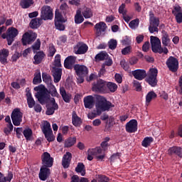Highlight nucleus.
Here are the masks:
<instances>
[{
  "instance_id": "obj_21",
  "label": "nucleus",
  "mask_w": 182,
  "mask_h": 182,
  "mask_svg": "<svg viewBox=\"0 0 182 182\" xmlns=\"http://www.w3.org/2000/svg\"><path fill=\"white\" fill-rule=\"evenodd\" d=\"M8 56H9V50L6 48L0 50V62L2 65L8 63Z\"/></svg>"
},
{
  "instance_id": "obj_47",
  "label": "nucleus",
  "mask_w": 182,
  "mask_h": 182,
  "mask_svg": "<svg viewBox=\"0 0 182 182\" xmlns=\"http://www.w3.org/2000/svg\"><path fill=\"white\" fill-rule=\"evenodd\" d=\"M153 141H154L153 137L146 136L142 141L141 145L143 146V147H149V146H150V144H151Z\"/></svg>"
},
{
  "instance_id": "obj_23",
  "label": "nucleus",
  "mask_w": 182,
  "mask_h": 182,
  "mask_svg": "<svg viewBox=\"0 0 182 182\" xmlns=\"http://www.w3.org/2000/svg\"><path fill=\"white\" fill-rule=\"evenodd\" d=\"M72 161V154L70 152H66L63 157L62 165L64 168H68Z\"/></svg>"
},
{
  "instance_id": "obj_25",
  "label": "nucleus",
  "mask_w": 182,
  "mask_h": 182,
  "mask_svg": "<svg viewBox=\"0 0 182 182\" xmlns=\"http://www.w3.org/2000/svg\"><path fill=\"white\" fill-rule=\"evenodd\" d=\"M72 122L73 126L75 127H80L82 125V119L77 116V114H76V112H73L72 114Z\"/></svg>"
},
{
  "instance_id": "obj_15",
  "label": "nucleus",
  "mask_w": 182,
  "mask_h": 182,
  "mask_svg": "<svg viewBox=\"0 0 182 182\" xmlns=\"http://www.w3.org/2000/svg\"><path fill=\"white\" fill-rule=\"evenodd\" d=\"M88 50L89 47L87 45L83 43H78L74 48L75 53H76V55H85Z\"/></svg>"
},
{
  "instance_id": "obj_13",
  "label": "nucleus",
  "mask_w": 182,
  "mask_h": 182,
  "mask_svg": "<svg viewBox=\"0 0 182 182\" xmlns=\"http://www.w3.org/2000/svg\"><path fill=\"white\" fill-rule=\"evenodd\" d=\"M41 161L43 166L46 167H52L53 166V159L50 156V154L44 152L41 156Z\"/></svg>"
},
{
  "instance_id": "obj_28",
  "label": "nucleus",
  "mask_w": 182,
  "mask_h": 182,
  "mask_svg": "<svg viewBox=\"0 0 182 182\" xmlns=\"http://www.w3.org/2000/svg\"><path fill=\"white\" fill-rule=\"evenodd\" d=\"M157 97V94L154 91H150L146 96V105L149 106L151 103V100H154Z\"/></svg>"
},
{
  "instance_id": "obj_45",
  "label": "nucleus",
  "mask_w": 182,
  "mask_h": 182,
  "mask_svg": "<svg viewBox=\"0 0 182 182\" xmlns=\"http://www.w3.org/2000/svg\"><path fill=\"white\" fill-rule=\"evenodd\" d=\"M42 77L45 83H46L47 85H49L50 86L52 85V77H50L49 74L46 73H43Z\"/></svg>"
},
{
  "instance_id": "obj_7",
  "label": "nucleus",
  "mask_w": 182,
  "mask_h": 182,
  "mask_svg": "<svg viewBox=\"0 0 182 182\" xmlns=\"http://www.w3.org/2000/svg\"><path fill=\"white\" fill-rule=\"evenodd\" d=\"M23 114L21 112V109L16 108L13 110L11 114V120L14 126H20L22 123V117Z\"/></svg>"
},
{
  "instance_id": "obj_39",
  "label": "nucleus",
  "mask_w": 182,
  "mask_h": 182,
  "mask_svg": "<svg viewBox=\"0 0 182 182\" xmlns=\"http://www.w3.org/2000/svg\"><path fill=\"white\" fill-rule=\"evenodd\" d=\"M33 134V132L31 128H26L23 132V134L27 141H29L32 139Z\"/></svg>"
},
{
  "instance_id": "obj_35",
  "label": "nucleus",
  "mask_w": 182,
  "mask_h": 182,
  "mask_svg": "<svg viewBox=\"0 0 182 182\" xmlns=\"http://www.w3.org/2000/svg\"><path fill=\"white\" fill-rule=\"evenodd\" d=\"M85 21L83 16H82V11L80 9L77 10L75 16V23L77 24L82 23Z\"/></svg>"
},
{
  "instance_id": "obj_12",
  "label": "nucleus",
  "mask_w": 182,
  "mask_h": 182,
  "mask_svg": "<svg viewBox=\"0 0 182 182\" xmlns=\"http://www.w3.org/2000/svg\"><path fill=\"white\" fill-rule=\"evenodd\" d=\"M166 65L171 72H177L178 70V60L174 57H170L166 61Z\"/></svg>"
},
{
  "instance_id": "obj_14",
  "label": "nucleus",
  "mask_w": 182,
  "mask_h": 182,
  "mask_svg": "<svg viewBox=\"0 0 182 182\" xmlns=\"http://www.w3.org/2000/svg\"><path fill=\"white\" fill-rule=\"evenodd\" d=\"M59 106L55 102V98H50V105L47 107L46 112L48 116H50L55 113V110H58Z\"/></svg>"
},
{
  "instance_id": "obj_60",
  "label": "nucleus",
  "mask_w": 182,
  "mask_h": 182,
  "mask_svg": "<svg viewBox=\"0 0 182 182\" xmlns=\"http://www.w3.org/2000/svg\"><path fill=\"white\" fill-rule=\"evenodd\" d=\"M114 79L117 83H122V82H123V76L119 73L115 74Z\"/></svg>"
},
{
  "instance_id": "obj_32",
  "label": "nucleus",
  "mask_w": 182,
  "mask_h": 182,
  "mask_svg": "<svg viewBox=\"0 0 182 182\" xmlns=\"http://www.w3.org/2000/svg\"><path fill=\"white\" fill-rule=\"evenodd\" d=\"M42 82V76L41 75V70H37L34 73V77L33 80V85H39Z\"/></svg>"
},
{
  "instance_id": "obj_51",
  "label": "nucleus",
  "mask_w": 182,
  "mask_h": 182,
  "mask_svg": "<svg viewBox=\"0 0 182 182\" xmlns=\"http://www.w3.org/2000/svg\"><path fill=\"white\" fill-rule=\"evenodd\" d=\"M12 130H14V125L12 124V123H9L7 124L6 127L4 128V132L5 133V134H6V136H8L11 134V132H12Z\"/></svg>"
},
{
  "instance_id": "obj_46",
  "label": "nucleus",
  "mask_w": 182,
  "mask_h": 182,
  "mask_svg": "<svg viewBox=\"0 0 182 182\" xmlns=\"http://www.w3.org/2000/svg\"><path fill=\"white\" fill-rule=\"evenodd\" d=\"M82 15L85 19H89V18L93 16V11L90 8H85L82 11Z\"/></svg>"
},
{
  "instance_id": "obj_26",
  "label": "nucleus",
  "mask_w": 182,
  "mask_h": 182,
  "mask_svg": "<svg viewBox=\"0 0 182 182\" xmlns=\"http://www.w3.org/2000/svg\"><path fill=\"white\" fill-rule=\"evenodd\" d=\"M26 97L28 106L30 109H32V107L35 106V100H33V97H32V93L29 90H26Z\"/></svg>"
},
{
  "instance_id": "obj_31",
  "label": "nucleus",
  "mask_w": 182,
  "mask_h": 182,
  "mask_svg": "<svg viewBox=\"0 0 182 182\" xmlns=\"http://www.w3.org/2000/svg\"><path fill=\"white\" fill-rule=\"evenodd\" d=\"M47 53L48 58H53L55 54L56 53V48L55 47V45L53 43H50L47 47Z\"/></svg>"
},
{
  "instance_id": "obj_41",
  "label": "nucleus",
  "mask_w": 182,
  "mask_h": 182,
  "mask_svg": "<svg viewBox=\"0 0 182 182\" xmlns=\"http://www.w3.org/2000/svg\"><path fill=\"white\" fill-rule=\"evenodd\" d=\"M149 16L150 25L153 26H159L160 23V20L159 19V18H156L154 14H150Z\"/></svg>"
},
{
  "instance_id": "obj_5",
  "label": "nucleus",
  "mask_w": 182,
  "mask_h": 182,
  "mask_svg": "<svg viewBox=\"0 0 182 182\" xmlns=\"http://www.w3.org/2000/svg\"><path fill=\"white\" fill-rule=\"evenodd\" d=\"M157 75H159V70L156 68H151L146 73V82L152 87L157 86Z\"/></svg>"
},
{
  "instance_id": "obj_19",
  "label": "nucleus",
  "mask_w": 182,
  "mask_h": 182,
  "mask_svg": "<svg viewBox=\"0 0 182 182\" xmlns=\"http://www.w3.org/2000/svg\"><path fill=\"white\" fill-rule=\"evenodd\" d=\"M132 75L136 80H143L147 76V73L144 70H135L132 71Z\"/></svg>"
},
{
  "instance_id": "obj_49",
  "label": "nucleus",
  "mask_w": 182,
  "mask_h": 182,
  "mask_svg": "<svg viewBox=\"0 0 182 182\" xmlns=\"http://www.w3.org/2000/svg\"><path fill=\"white\" fill-rule=\"evenodd\" d=\"M55 22H65V18L62 14H60L59 10L55 11Z\"/></svg>"
},
{
  "instance_id": "obj_54",
  "label": "nucleus",
  "mask_w": 182,
  "mask_h": 182,
  "mask_svg": "<svg viewBox=\"0 0 182 182\" xmlns=\"http://www.w3.org/2000/svg\"><path fill=\"white\" fill-rule=\"evenodd\" d=\"M50 93L51 95V96H53L55 97H58V96H59V94H58V91L56 90V87H55L54 85H50Z\"/></svg>"
},
{
  "instance_id": "obj_44",
  "label": "nucleus",
  "mask_w": 182,
  "mask_h": 182,
  "mask_svg": "<svg viewBox=\"0 0 182 182\" xmlns=\"http://www.w3.org/2000/svg\"><path fill=\"white\" fill-rule=\"evenodd\" d=\"M12 178H14V175L12 173H9L7 176H4V174L0 172V182H11Z\"/></svg>"
},
{
  "instance_id": "obj_10",
  "label": "nucleus",
  "mask_w": 182,
  "mask_h": 182,
  "mask_svg": "<svg viewBox=\"0 0 182 182\" xmlns=\"http://www.w3.org/2000/svg\"><path fill=\"white\" fill-rule=\"evenodd\" d=\"M41 18L44 21L53 18V11L49 6H43L41 9Z\"/></svg>"
},
{
  "instance_id": "obj_6",
  "label": "nucleus",
  "mask_w": 182,
  "mask_h": 182,
  "mask_svg": "<svg viewBox=\"0 0 182 182\" xmlns=\"http://www.w3.org/2000/svg\"><path fill=\"white\" fill-rule=\"evenodd\" d=\"M42 132L46 139L49 142L53 141L55 140V136L53 135V132H52V128H50V123L46 121L43 124Z\"/></svg>"
},
{
  "instance_id": "obj_18",
  "label": "nucleus",
  "mask_w": 182,
  "mask_h": 182,
  "mask_svg": "<svg viewBox=\"0 0 182 182\" xmlns=\"http://www.w3.org/2000/svg\"><path fill=\"white\" fill-rule=\"evenodd\" d=\"M49 166H43L40 169V173L38 174L40 180L45 181L50 174V169L48 168Z\"/></svg>"
},
{
  "instance_id": "obj_38",
  "label": "nucleus",
  "mask_w": 182,
  "mask_h": 182,
  "mask_svg": "<svg viewBox=\"0 0 182 182\" xmlns=\"http://www.w3.org/2000/svg\"><path fill=\"white\" fill-rule=\"evenodd\" d=\"M31 5H33V0H21L20 6L23 9H28Z\"/></svg>"
},
{
  "instance_id": "obj_16",
  "label": "nucleus",
  "mask_w": 182,
  "mask_h": 182,
  "mask_svg": "<svg viewBox=\"0 0 182 182\" xmlns=\"http://www.w3.org/2000/svg\"><path fill=\"white\" fill-rule=\"evenodd\" d=\"M74 70H75L77 76H87L89 73L87 67L85 65H80L77 64L74 66Z\"/></svg>"
},
{
  "instance_id": "obj_63",
  "label": "nucleus",
  "mask_w": 182,
  "mask_h": 182,
  "mask_svg": "<svg viewBox=\"0 0 182 182\" xmlns=\"http://www.w3.org/2000/svg\"><path fill=\"white\" fill-rule=\"evenodd\" d=\"M32 48L34 50H39L41 48V40L38 39Z\"/></svg>"
},
{
  "instance_id": "obj_4",
  "label": "nucleus",
  "mask_w": 182,
  "mask_h": 182,
  "mask_svg": "<svg viewBox=\"0 0 182 182\" xmlns=\"http://www.w3.org/2000/svg\"><path fill=\"white\" fill-rule=\"evenodd\" d=\"M35 92H37L36 94V97L38 99L40 103L43 104L45 102H48L49 99V95L48 94V90L45 86L41 85L34 87Z\"/></svg>"
},
{
  "instance_id": "obj_1",
  "label": "nucleus",
  "mask_w": 182,
  "mask_h": 182,
  "mask_svg": "<svg viewBox=\"0 0 182 182\" xmlns=\"http://www.w3.org/2000/svg\"><path fill=\"white\" fill-rule=\"evenodd\" d=\"M95 99L96 112H90L87 114L88 119H90L91 120L97 116H100L103 112H109V110L114 107V105H112V102L107 101L103 96L97 95Z\"/></svg>"
},
{
  "instance_id": "obj_62",
  "label": "nucleus",
  "mask_w": 182,
  "mask_h": 182,
  "mask_svg": "<svg viewBox=\"0 0 182 182\" xmlns=\"http://www.w3.org/2000/svg\"><path fill=\"white\" fill-rule=\"evenodd\" d=\"M131 52H132V47L130 46L125 47L122 50V53L123 55H129Z\"/></svg>"
},
{
  "instance_id": "obj_9",
  "label": "nucleus",
  "mask_w": 182,
  "mask_h": 182,
  "mask_svg": "<svg viewBox=\"0 0 182 182\" xmlns=\"http://www.w3.org/2000/svg\"><path fill=\"white\" fill-rule=\"evenodd\" d=\"M19 35V31L14 27H10L7 29V43L11 46L15 41L16 36Z\"/></svg>"
},
{
  "instance_id": "obj_61",
  "label": "nucleus",
  "mask_w": 182,
  "mask_h": 182,
  "mask_svg": "<svg viewBox=\"0 0 182 182\" xmlns=\"http://www.w3.org/2000/svg\"><path fill=\"white\" fill-rule=\"evenodd\" d=\"M22 56V54L16 52L11 57V60L12 62H16V60H18L19 58H21Z\"/></svg>"
},
{
  "instance_id": "obj_48",
  "label": "nucleus",
  "mask_w": 182,
  "mask_h": 182,
  "mask_svg": "<svg viewBox=\"0 0 182 182\" xmlns=\"http://www.w3.org/2000/svg\"><path fill=\"white\" fill-rule=\"evenodd\" d=\"M30 26L33 29H36L41 26V20L39 18H34L30 22Z\"/></svg>"
},
{
  "instance_id": "obj_56",
  "label": "nucleus",
  "mask_w": 182,
  "mask_h": 182,
  "mask_svg": "<svg viewBox=\"0 0 182 182\" xmlns=\"http://www.w3.org/2000/svg\"><path fill=\"white\" fill-rule=\"evenodd\" d=\"M63 21L55 22V26L59 31H65V26L63 24Z\"/></svg>"
},
{
  "instance_id": "obj_43",
  "label": "nucleus",
  "mask_w": 182,
  "mask_h": 182,
  "mask_svg": "<svg viewBox=\"0 0 182 182\" xmlns=\"http://www.w3.org/2000/svg\"><path fill=\"white\" fill-rule=\"evenodd\" d=\"M162 43L164 46H168L170 43V38H168V34L166 31H162Z\"/></svg>"
},
{
  "instance_id": "obj_40",
  "label": "nucleus",
  "mask_w": 182,
  "mask_h": 182,
  "mask_svg": "<svg viewBox=\"0 0 182 182\" xmlns=\"http://www.w3.org/2000/svg\"><path fill=\"white\" fill-rule=\"evenodd\" d=\"M76 137H69L65 141V147H72L76 144Z\"/></svg>"
},
{
  "instance_id": "obj_17",
  "label": "nucleus",
  "mask_w": 182,
  "mask_h": 182,
  "mask_svg": "<svg viewBox=\"0 0 182 182\" xmlns=\"http://www.w3.org/2000/svg\"><path fill=\"white\" fill-rule=\"evenodd\" d=\"M137 120L132 119L125 126L127 133H136L137 132Z\"/></svg>"
},
{
  "instance_id": "obj_3",
  "label": "nucleus",
  "mask_w": 182,
  "mask_h": 182,
  "mask_svg": "<svg viewBox=\"0 0 182 182\" xmlns=\"http://www.w3.org/2000/svg\"><path fill=\"white\" fill-rule=\"evenodd\" d=\"M151 49L154 53H165L167 55L168 53V50L167 48H161V41L159 38L151 36L150 37Z\"/></svg>"
},
{
  "instance_id": "obj_37",
  "label": "nucleus",
  "mask_w": 182,
  "mask_h": 182,
  "mask_svg": "<svg viewBox=\"0 0 182 182\" xmlns=\"http://www.w3.org/2000/svg\"><path fill=\"white\" fill-rule=\"evenodd\" d=\"M60 93L63 100L65 101L66 103H69V102H70V95L66 93V90H65V88H60Z\"/></svg>"
},
{
  "instance_id": "obj_20",
  "label": "nucleus",
  "mask_w": 182,
  "mask_h": 182,
  "mask_svg": "<svg viewBox=\"0 0 182 182\" xmlns=\"http://www.w3.org/2000/svg\"><path fill=\"white\" fill-rule=\"evenodd\" d=\"M84 106L86 109H93V107L95 106V97L92 95L85 97Z\"/></svg>"
},
{
  "instance_id": "obj_59",
  "label": "nucleus",
  "mask_w": 182,
  "mask_h": 182,
  "mask_svg": "<svg viewBox=\"0 0 182 182\" xmlns=\"http://www.w3.org/2000/svg\"><path fill=\"white\" fill-rule=\"evenodd\" d=\"M120 65L124 70H129V64H127V63L126 62V60H122L120 62Z\"/></svg>"
},
{
  "instance_id": "obj_30",
  "label": "nucleus",
  "mask_w": 182,
  "mask_h": 182,
  "mask_svg": "<svg viewBox=\"0 0 182 182\" xmlns=\"http://www.w3.org/2000/svg\"><path fill=\"white\" fill-rule=\"evenodd\" d=\"M43 58H45V53L38 52L34 55V65H39L43 60Z\"/></svg>"
},
{
  "instance_id": "obj_22",
  "label": "nucleus",
  "mask_w": 182,
  "mask_h": 182,
  "mask_svg": "<svg viewBox=\"0 0 182 182\" xmlns=\"http://www.w3.org/2000/svg\"><path fill=\"white\" fill-rule=\"evenodd\" d=\"M106 28H107V26L103 21L95 24V29L96 36H100V35H102V32H105V31H106Z\"/></svg>"
},
{
  "instance_id": "obj_55",
  "label": "nucleus",
  "mask_w": 182,
  "mask_h": 182,
  "mask_svg": "<svg viewBox=\"0 0 182 182\" xmlns=\"http://www.w3.org/2000/svg\"><path fill=\"white\" fill-rule=\"evenodd\" d=\"M139 22H140V21L139 20V18H136L135 20L132 21L129 25L132 28V29H136V28L139 26Z\"/></svg>"
},
{
  "instance_id": "obj_2",
  "label": "nucleus",
  "mask_w": 182,
  "mask_h": 182,
  "mask_svg": "<svg viewBox=\"0 0 182 182\" xmlns=\"http://www.w3.org/2000/svg\"><path fill=\"white\" fill-rule=\"evenodd\" d=\"M109 141L110 138L106 137L101 143L102 148L100 146H97L88 149L87 160L92 161V160H93V156H95V159L98 160V161H103V159H105V157H106V154L105 153V151L107 149V147L109 146L108 141Z\"/></svg>"
},
{
  "instance_id": "obj_57",
  "label": "nucleus",
  "mask_w": 182,
  "mask_h": 182,
  "mask_svg": "<svg viewBox=\"0 0 182 182\" xmlns=\"http://www.w3.org/2000/svg\"><path fill=\"white\" fill-rule=\"evenodd\" d=\"M134 87H135L136 92H141V84L137 80H134L133 82Z\"/></svg>"
},
{
  "instance_id": "obj_34",
  "label": "nucleus",
  "mask_w": 182,
  "mask_h": 182,
  "mask_svg": "<svg viewBox=\"0 0 182 182\" xmlns=\"http://www.w3.org/2000/svg\"><path fill=\"white\" fill-rule=\"evenodd\" d=\"M53 77L55 83H58L62 77V69L57 68L54 70Z\"/></svg>"
},
{
  "instance_id": "obj_29",
  "label": "nucleus",
  "mask_w": 182,
  "mask_h": 182,
  "mask_svg": "<svg viewBox=\"0 0 182 182\" xmlns=\"http://www.w3.org/2000/svg\"><path fill=\"white\" fill-rule=\"evenodd\" d=\"M169 154H176L179 157H182V149L180 146H173L168 149Z\"/></svg>"
},
{
  "instance_id": "obj_27",
  "label": "nucleus",
  "mask_w": 182,
  "mask_h": 182,
  "mask_svg": "<svg viewBox=\"0 0 182 182\" xmlns=\"http://www.w3.org/2000/svg\"><path fill=\"white\" fill-rule=\"evenodd\" d=\"M173 14L176 16V22L178 23H182V9L180 7H175V10L173 11Z\"/></svg>"
},
{
  "instance_id": "obj_42",
  "label": "nucleus",
  "mask_w": 182,
  "mask_h": 182,
  "mask_svg": "<svg viewBox=\"0 0 182 182\" xmlns=\"http://www.w3.org/2000/svg\"><path fill=\"white\" fill-rule=\"evenodd\" d=\"M106 87H107L108 90L111 92V93H114L116 90H117V84L112 82H108L106 85Z\"/></svg>"
},
{
  "instance_id": "obj_33",
  "label": "nucleus",
  "mask_w": 182,
  "mask_h": 182,
  "mask_svg": "<svg viewBox=\"0 0 182 182\" xmlns=\"http://www.w3.org/2000/svg\"><path fill=\"white\" fill-rule=\"evenodd\" d=\"M109 58V54L105 51H102L97 54L95 56L96 62H100V60H106Z\"/></svg>"
},
{
  "instance_id": "obj_11",
  "label": "nucleus",
  "mask_w": 182,
  "mask_h": 182,
  "mask_svg": "<svg viewBox=\"0 0 182 182\" xmlns=\"http://www.w3.org/2000/svg\"><path fill=\"white\" fill-rule=\"evenodd\" d=\"M37 35L36 33L27 32L23 35L22 42L23 45H29L36 39Z\"/></svg>"
},
{
  "instance_id": "obj_64",
  "label": "nucleus",
  "mask_w": 182,
  "mask_h": 182,
  "mask_svg": "<svg viewBox=\"0 0 182 182\" xmlns=\"http://www.w3.org/2000/svg\"><path fill=\"white\" fill-rule=\"evenodd\" d=\"M149 31L151 33H154V32H159V28L156 26L150 25L149 27Z\"/></svg>"
},
{
  "instance_id": "obj_50",
  "label": "nucleus",
  "mask_w": 182,
  "mask_h": 182,
  "mask_svg": "<svg viewBox=\"0 0 182 182\" xmlns=\"http://www.w3.org/2000/svg\"><path fill=\"white\" fill-rule=\"evenodd\" d=\"M96 178L98 182H109L110 178L106 176V175H97Z\"/></svg>"
},
{
  "instance_id": "obj_58",
  "label": "nucleus",
  "mask_w": 182,
  "mask_h": 182,
  "mask_svg": "<svg viewBox=\"0 0 182 182\" xmlns=\"http://www.w3.org/2000/svg\"><path fill=\"white\" fill-rule=\"evenodd\" d=\"M119 14H122V15H126V14H127V10H126V4H122L119 7Z\"/></svg>"
},
{
  "instance_id": "obj_8",
  "label": "nucleus",
  "mask_w": 182,
  "mask_h": 182,
  "mask_svg": "<svg viewBox=\"0 0 182 182\" xmlns=\"http://www.w3.org/2000/svg\"><path fill=\"white\" fill-rule=\"evenodd\" d=\"M106 81L99 79L96 82L92 84V92H97V93H103L106 91Z\"/></svg>"
},
{
  "instance_id": "obj_53",
  "label": "nucleus",
  "mask_w": 182,
  "mask_h": 182,
  "mask_svg": "<svg viewBox=\"0 0 182 182\" xmlns=\"http://www.w3.org/2000/svg\"><path fill=\"white\" fill-rule=\"evenodd\" d=\"M54 65L57 68H60L62 66V64L60 63V55L57 54L55 56V60H54Z\"/></svg>"
},
{
  "instance_id": "obj_52",
  "label": "nucleus",
  "mask_w": 182,
  "mask_h": 182,
  "mask_svg": "<svg viewBox=\"0 0 182 182\" xmlns=\"http://www.w3.org/2000/svg\"><path fill=\"white\" fill-rule=\"evenodd\" d=\"M108 46H109V49H112V50H114V49L115 48H117V41H116L114 39H111L108 42Z\"/></svg>"
},
{
  "instance_id": "obj_36",
  "label": "nucleus",
  "mask_w": 182,
  "mask_h": 182,
  "mask_svg": "<svg viewBox=\"0 0 182 182\" xmlns=\"http://www.w3.org/2000/svg\"><path fill=\"white\" fill-rule=\"evenodd\" d=\"M75 171L80 173L81 176H85L86 174V168L83 163H78L77 167L75 168Z\"/></svg>"
},
{
  "instance_id": "obj_24",
  "label": "nucleus",
  "mask_w": 182,
  "mask_h": 182,
  "mask_svg": "<svg viewBox=\"0 0 182 182\" xmlns=\"http://www.w3.org/2000/svg\"><path fill=\"white\" fill-rule=\"evenodd\" d=\"M76 62V57L68 56L64 61V66L66 69H72L73 64Z\"/></svg>"
}]
</instances>
